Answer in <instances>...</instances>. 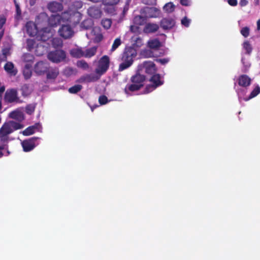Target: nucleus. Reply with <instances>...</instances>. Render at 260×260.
<instances>
[{
    "instance_id": "1",
    "label": "nucleus",
    "mask_w": 260,
    "mask_h": 260,
    "mask_svg": "<svg viewBox=\"0 0 260 260\" xmlns=\"http://www.w3.org/2000/svg\"><path fill=\"white\" fill-rule=\"evenodd\" d=\"M136 50L132 47H128L125 49L121 57L123 61L118 68V71L121 72L129 68L133 63V58L137 56Z\"/></svg>"
},
{
    "instance_id": "2",
    "label": "nucleus",
    "mask_w": 260,
    "mask_h": 260,
    "mask_svg": "<svg viewBox=\"0 0 260 260\" xmlns=\"http://www.w3.org/2000/svg\"><path fill=\"white\" fill-rule=\"evenodd\" d=\"M145 80V75L137 73L131 77L130 79L131 84H127L126 85L124 88L125 92L127 93L128 91L134 92L140 90L144 86Z\"/></svg>"
},
{
    "instance_id": "3",
    "label": "nucleus",
    "mask_w": 260,
    "mask_h": 260,
    "mask_svg": "<svg viewBox=\"0 0 260 260\" xmlns=\"http://www.w3.org/2000/svg\"><path fill=\"white\" fill-rule=\"evenodd\" d=\"M149 81L151 82L152 84L147 85L145 89L144 93H148L154 89H155L157 87L162 85L164 82L161 79L160 75L159 74H154L149 79Z\"/></svg>"
},
{
    "instance_id": "4",
    "label": "nucleus",
    "mask_w": 260,
    "mask_h": 260,
    "mask_svg": "<svg viewBox=\"0 0 260 260\" xmlns=\"http://www.w3.org/2000/svg\"><path fill=\"white\" fill-rule=\"evenodd\" d=\"M110 66V58L107 55L102 56L98 61L95 72L99 76L104 75L108 70Z\"/></svg>"
},
{
    "instance_id": "5",
    "label": "nucleus",
    "mask_w": 260,
    "mask_h": 260,
    "mask_svg": "<svg viewBox=\"0 0 260 260\" xmlns=\"http://www.w3.org/2000/svg\"><path fill=\"white\" fill-rule=\"evenodd\" d=\"M66 56V53L64 51L57 49L49 52L47 57L52 62L59 63L65 60Z\"/></svg>"
},
{
    "instance_id": "6",
    "label": "nucleus",
    "mask_w": 260,
    "mask_h": 260,
    "mask_svg": "<svg viewBox=\"0 0 260 260\" xmlns=\"http://www.w3.org/2000/svg\"><path fill=\"white\" fill-rule=\"evenodd\" d=\"M40 138L33 137L21 142V145L24 152H29L32 150L39 144Z\"/></svg>"
},
{
    "instance_id": "7",
    "label": "nucleus",
    "mask_w": 260,
    "mask_h": 260,
    "mask_svg": "<svg viewBox=\"0 0 260 260\" xmlns=\"http://www.w3.org/2000/svg\"><path fill=\"white\" fill-rule=\"evenodd\" d=\"M5 100L9 103H20V100L18 96L17 90L15 89H8L5 94Z\"/></svg>"
},
{
    "instance_id": "8",
    "label": "nucleus",
    "mask_w": 260,
    "mask_h": 260,
    "mask_svg": "<svg viewBox=\"0 0 260 260\" xmlns=\"http://www.w3.org/2000/svg\"><path fill=\"white\" fill-rule=\"evenodd\" d=\"M13 133L9 125L5 122L0 128V141L5 143L8 141L9 135Z\"/></svg>"
},
{
    "instance_id": "9",
    "label": "nucleus",
    "mask_w": 260,
    "mask_h": 260,
    "mask_svg": "<svg viewBox=\"0 0 260 260\" xmlns=\"http://www.w3.org/2000/svg\"><path fill=\"white\" fill-rule=\"evenodd\" d=\"M176 22L172 17L163 18L160 21V26L164 30H170L175 25Z\"/></svg>"
},
{
    "instance_id": "10",
    "label": "nucleus",
    "mask_w": 260,
    "mask_h": 260,
    "mask_svg": "<svg viewBox=\"0 0 260 260\" xmlns=\"http://www.w3.org/2000/svg\"><path fill=\"white\" fill-rule=\"evenodd\" d=\"M59 35L64 39H69L74 35V31L70 25H62L58 30Z\"/></svg>"
},
{
    "instance_id": "11",
    "label": "nucleus",
    "mask_w": 260,
    "mask_h": 260,
    "mask_svg": "<svg viewBox=\"0 0 260 260\" xmlns=\"http://www.w3.org/2000/svg\"><path fill=\"white\" fill-rule=\"evenodd\" d=\"M142 69L146 74L152 75L156 72L155 63L151 61H145L142 64Z\"/></svg>"
},
{
    "instance_id": "12",
    "label": "nucleus",
    "mask_w": 260,
    "mask_h": 260,
    "mask_svg": "<svg viewBox=\"0 0 260 260\" xmlns=\"http://www.w3.org/2000/svg\"><path fill=\"white\" fill-rule=\"evenodd\" d=\"M88 15L94 19H98L101 17L102 11L101 7L92 6L87 9Z\"/></svg>"
},
{
    "instance_id": "13",
    "label": "nucleus",
    "mask_w": 260,
    "mask_h": 260,
    "mask_svg": "<svg viewBox=\"0 0 260 260\" xmlns=\"http://www.w3.org/2000/svg\"><path fill=\"white\" fill-rule=\"evenodd\" d=\"M49 66L42 61L38 62L35 66L34 70L37 74L41 75L47 72Z\"/></svg>"
},
{
    "instance_id": "14",
    "label": "nucleus",
    "mask_w": 260,
    "mask_h": 260,
    "mask_svg": "<svg viewBox=\"0 0 260 260\" xmlns=\"http://www.w3.org/2000/svg\"><path fill=\"white\" fill-rule=\"evenodd\" d=\"M47 7L49 11L54 13L62 11L63 8L62 3L56 1L49 2Z\"/></svg>"
},
{
    "instance_id": "15",
    "label": "nucleus",
    "mask_w": 260,
    "mask_h": 260,
    "mask_svg": "<svg viewBox=\"0 0 260 260\" xmlns=\"http://www.w3.org/2000/svg\"><path fill=\"white\" fill-rule=\"evenodd\" d=\"M237 80L238 85L240 86L245 88L248 87L251 83V78L245 74L239 76Z\"/></svg>"
},
{
    "instance_id": "16",
    "label": "nucleus",
    "mask_w": 260,
    "mask_h": 260,
    "mask_svg": "<svg viewBox=\"0 0 260 260\" xmlns=\"http://www.w3.org/2000/svg\"><path fill=\"white\" fill-rule=\"evenodd\" d=\"M82 16V14L78 11H72L69 23L72 25H76L81 21Z\"/></svg>"
},
{
    "instance_id": "17",
    "label": "nucleus",
    "mask_w": 260,
    "mask_h": 260,
    "mask_svg": "<svg viewBox=\"0 0 260 260\" xmlns=\"http://www.w3.org/2000/svg\"><path fill=\"white\" fill-rule=\"evenodd\" d=\"M100 76H98L94 74H86L85 75L82 76L80 78V82H93L98 81L100 79Z\"/></svg>"
},
{
    "instance_id": "18",
    "label": "nucleus",
    "mask_w": 260,
    "mask_h": 260,
    "mask_svg": "<svg viewBox=\"0 0 260 260\" xmlns=\"http://www.w3.org/2000/svg\"><path fill=\"white\" fill-rule=\"evenodd\" d=\"M91 34L94 36V42L99 43L103 39V36L101 32V29L100 27L95 26L93 27Z\"/></svg>"
},
{
    "instance_id": "19",
    "label": "nucleus",
    "mask_w": 260,
    "mask_h": 260,
    "mask_svg": "<svg viewBox=\"0 0 260 260\" xmlns=\"http://www.w3.org/2000/svg\"><path fill=\"white\" fill-rule=\"evenodd\" d=\"M26 32L30 36H35L37 35V30L36 25L32 22L29 21L25 25Z\"/></svg>"
},
{
    "instance_id": "20",
    "label": "nucleus",
    "mask_w": 260,
    "mask_h": 260,
    "mask_svg": "<svg viewBox=\"0 0 260 260\" xmlns=\"http://www.w3.org/2000/svg\"><path fill=\"white\" fill-rule=\"evenodd\" d=\"M61 22L59 15H52L48 19V23L52 27H56Z\"/></svg>"
},
{
    "instance_id": "21",
    "label": "nucleus",
    "mask_w": 260,
    "mask_h": 260,
    "mask_svg": "<svg viewBox=\"0 0 260 260\" xmlns=\"http://www.w3.org/2000/svg\"><path fill=\"white\" fill-rule=\"evenodd\" d=\"M159 25L156 23H148L144 28V31L146 33H153L159 29Z\"/></svg>"
},
{
    "instance_id": "22",
    "label": "nucleus",
    "mask_w": 260,
    "mask_h": 260,
    "mask_svg": "<svg viewBox=\"0 0 260 260\" xmlns=\"http://www.w3.org/2000/svg\"><path fill=\"white\" fill-rule=\"evenodd\" d=\"M5 70L10 75L15 76L17 70L14 68V64L12 62H7L4 66Z\"/></svg>"
},
{
    "instance_id": "23",
    "label": "nucleus",
    "mask_w": 260,
    "mask_h": 260,
    "mask_svg": "<svg viewBox=\"0 0 260 260\" xmlns=\"http://www.w3.org/2000/svg\"><path fill=\"white\" fill-rule=\"evenodd\" d=\"M47 78L48 79H55L59 75V70L57 68L48 69L47 72Z\"/></svg>"
},
{
    "instance_id": "24",
    "label": "nucleus",
    "mask_w": 260,
    "mask_h": 260,
    "mask_svg": "<svg viewBox=\"0 0 260 260\" xmlns=\"http://www.w3.org/2000/svg\"><path fill=\"white\" fill-rule=\"evenodd\" d=\"M146 13L150 18H156L160 14V10L154 7L147 8Z\"/></svg>"
},
{
    "instance_id": "25",
    "label": "nucleus",
    "mask_w": 260,
    "mask_h": 260,
    "mask_svg": "<svg viewBox=\"0 0 260 260\" xmlns=\"http://www.w3.org/2000/svg\"><path fill=\"white\" fill-rule=\"evenodd\" d=\"M70 54L73 57L81 58L84 56V51L81 48H74L70 50Z\"/></svg>"
},
{
    "instance_id": "26",
    "label": "nucleus",
    "mask_w": 260,
    "mask_h": 260,
    "mask_svg": "<svg viewBox=\"0 0 260 260\" xmlns=\"http://www.w3.org/2000/svg\"><path fill=\"white\" fill-rule=\"evenodd\" d=\"M93 24V21L91 19H86L81 23V27L84 29H89L92 27Z\"/></svg>"
},
{
    "instance_id": "27",
    "label": "nucleus",
    "mask_w": 260,
    "mask_h": 260,
    "mask_svg": "<svg viewBox=\"0 0 260 260\" xmlns=\"http://www.w3.org/2000/svg\"><path fill=\"white\" fill-rule=\"evenodd\" d=\"M71 12H72V11L70 9V10L64 11L62 13L61 15H59L61 21L69 23L70 18L71 16Z\"/></svg>"
},
{
    "instance_id": "28",
    "label": "nucleus",
    "mask_w": 260,
    "mask_h": 260,
    "mask_svg": "<svg viewBox=\"0 0 260 260\" xmlns=\"http://www.w3.org/2000/svg\"><path fill=\"white\" fill-rule=\"evenodd\" d=\"M97 50V48L96 47H93L90 48H88L84 51V56L85 57L90 58L93 56H94Z\"/></svg>"
},
{
    "instance_id": "29",
    "label": "nucleus",
    "mask_w": 260,
    "mask_h": 260,
    "mask_svg": "<svg viewBox=\"0 0 260 260\" xmlns=\"http://www.w3.org/2000/svg\"><path fill=\"white\" fill-rule=\"evenodd\" d=\"M83 6V2L81 1H76L72 3L69 6L70 9L72 11H77Z\"/></svg>"
},
{
    "instance_id": "30",
    "label": "nucleus",
    "mask_w": 260,
    "mask_h": 260,
    "mask_svg": "<svg viewBox=\"0 0 260 260\" xmlns=\"http://www.w3.org/2000/svg\"><path fill=\"white\" fill-rule=\"evenodd\" d=\"M161 46V44L158 39H155L150 40L148 42V46L151 49H158Z\"/></svg>"
},
{
    "instance_id": "31",
    "label": "nucleus",
    "mask_w": 260,
    "mask_h": 260,
    "mask_svg": "<svg viewBox=\"0 0 260 260\" xmlns=\"http://www.w3.org/2000/svg\"><path fill=\"white\" fill-rule=\"evenodd\" d=\"M146 21V19L143 16L137 15L134 18V23L137 25H142Z\"/></svg>"
},
{
    "instance_id": "32",
    "label": "nucleus",
    "mask_w": 260,
    "mask_h": 260,
    "mask_svg": "<svg viewBox=\"0 0 260 260\" xmlns=\"http://www.w3.org/2000/svg\"><path fill=\"white\" fill-rule=\"evenodd\" d=\"M7 123L9 125L11 129H12L13 132L15 130L19 129L22 127V125L19 123L17 122L10 121Z\"/></svg>"
},
{
    "instance_id": "33",
    "label": "nucleus",
    "mask_w": 260,
    "mask_h": 260,
    "mask_svg": "<svg viewBox=\"0 0 260 260\" xmlns=\"http://www.w3.org/2000/svg\"><path fill=\"white\" fill-rule=\"evenodd\" d=\"M39 35H40V40H41L44 42L47 41L50 37L49 32H47L44 29H42L39 32Z\"/></svg>"
},
{
    "instance_id": "34",
    "label": "nucleus",
    "mask_w": 260,
    "mask_h": 260,
    "mask_svg": "<svg viewBox=\"0 0 260 260\" xmlns=\"http://www.w3.org/2000/svg\"><path fill=\"white\" fill-rule=\"evenodd\" d=\"M30 64L26 63L25 66V69L23 70V75L25 79H29L31 75V72L30 70Z\"/></svg>"
},
{
    "instance_id": "35",
    "label": "nucleus",
    "mask_w": 260,
    "mask_h": 260,
    "mask_svg": "<svg viewBox=\"0 0 260 260\" xmlns=\"http://www.w3.org/2000/svg\"><path fill=\"white\" fill-rule=\"evenodd\" d=\"M35 129L36 127L35 126H29L23 131L22 134L26 136L31 135L35 133Z\"/></svg>"
},
{
    "instance_id": "36",
    "label": "nucleus",
    "mask_w": 260,
    "mask_h": 260,
    "mask_svg": "<svg viewBox=\"0 0 260 260\" xmlns=\"http://www.w3.org/2000/svg\"><path fill=\"white\" fill-rule=\"evenodd\" d=\"M260 93V87L258 85H257L251 91L250 93L248 98L246 100L247 101L249 99H252L256 96H257Z\"/></svg>"
},
{
    "instance_id": "37",
    "label": "nucleus",
    "mask_w": 260,
    "mask_h": 260,
    "mask_svg": "<svg viewBox=\"0 0 260 260\" xmlns=\"http://www.w3.org/2000/svg\"><path fill=\"white\" fill-rule=\"evenodd\" d=\"M82 88V86L79 84L75 85L69 89L70 93L75 94L79 92Z\"/></svg>"
},
{
    "instance_id": "38",
    "label": "nucleus",
    "mask_w": 260,
    "mask_h": 260,
    "mask_svg": "<svg viewBox=\"0 0 260 260\" xmlns=\"http://www.w3.org/2000/svg\"><path fill=\"white\" fill-rule=\"evenodd\" d=\"M21 91L22 92V95L25 97L28 96L31 93V91L29 89V86L26 84H24L21 87Z\"/></svg>"
},
{
    "instance_id": "39",
    "label": "nucleus",
    "mask_w": 260,
    "mask_h": 260,
    "mask_svg": "<svg viewBox=\"0 0 260 260\" xmlns=\"http://www.w3.org/2000/svg\"><path fill=\"white\" fill-rule=\"evenodd\" d=\"M77 66L79 68H81L83 70H86L88 69L89 68V65L87 63L86 61H85L84 60H79L77 62Z\"/></svg>"
},
{
    "instance_id": "40",
    "label": "nucleus",
    "mask_w": 260,
    "mask_h": 260,
    "mask_svg": "<svg viewBox=\"0 0 260 260\" xmlns=\"http://www.w3.org/2000/svg\"><path fill=\"white\" fill-rule=\"evenodd\" d=\"M112 21L110 19L106 18L103 19L101 21V24L105 29L110 28L111 26Z\"/></svg>"
},
{
    "instance_id": "41",
    "label": "nucleus",
    "mask_w": 260,
    "mask_h": 260,
    "mask_svg": "<svg viewBox=\"0 0 260 260\" xmlns=\"http://www.w3.org/2000/svg\"><path fill=\"white\" fill-rule=\"evenodd\" d=\"M243 46L244 49L246 50V53L248 54H250L252 50V48L249 42L246 41L243 43Z\"/></svg>"
},
{
    "instance_id": "42",
    "label": "nucleus",
    "mask_w": 260,
    "mask_h": 260,
    "mask_svg": "<svg viewBox=\"0 0 260 260\" xmlns=\"http://www.w3.org/2000/svg\"><path fill=\"white\" fill-rule=\"evenodd\" d=\"M121 44V40L120 38H117L115 39L112 44L111 51H114Z\"/></svg>"
},
{
    "instance_id": "43",
    "label": "nucleus",
    "mask_w": 260,
    "mask_h": 260,
    "mask_svg": "<svg viewBox=\"0 0 260 260\" xmlns=\"http://www.w3.org/2000/svg\"><path fill=\"white\" fill-rule=\"evenodd\" d=\"M22 59L24 62H32L34 61V57L30 53H25L23 55Z\"/></svg>"
},
{
    "instance_id": "44",
    "label": "nucleus",
    "mask_w": 260,
    "mask_h": 260,
    "mask_svg": "<svg viewBox=\"0 0 260 260\" xmlns=\"http://www.w3.org/2000/svg\"><path fill=\"white\" fill-rule=\"evenodd\" d=\"M105 8L104 9L105 12L110 14L113 15L115 12V9L114 7V5H104Z\"/></svg>"
},
{
    "instance_id": "45",
    "label": "nucleus",
    "mask_w": 260,
    "mask_h": 260,
    "mask_svg": "<svg viewBox=\"0 0 260 260\" xmlns=\"http://www.w3.org/2000/svg\"><path fill=\"white\" fill-rule=\"evenodd\" d=\"M164 9L167 12L170 13L174 11V6L172 3H168L164 6Z\"/></svg>"
},
{
    "instance_id": "46",
    "label": "nucleus",
    "mask_w": 260,
    "mask_h": 260,
    "mask_svg": "<svg viewBox=\"0 0 260 260\" xmlns=\"http://www.w3.org/2000/svg\"><path fill=\"white\" fill-rule=\"evenodd\" d=\"M15 6L16 7V16L15 18L17 19H19L21 16V11L20 9V8L19 7V5L16 2V1H14Z\"/></svg>"
},
{
    "instance_id": "47",
    "label": "nucleus",
    "mask_w": 260,
    "mask_h": 260,
    "mask_svg": "<svg viewBox=\"0 0 260 260\" xmlns=\"http://www.w3.org/2000/svg\"><path fill=\"white\" fill-rule=\"evenodd\" d=\"M27 48L29 51H31L35 47L36 42L32 39H28L26 42Z\"/></svg>"
},
{
    "instance_id": "48",
    "label": "nucleus",
    "mask_w": 260,
    "mask_h": 260,
    "mask_svg": "<svg viewBox=\"0 0 260 260\" xmlns=\"http://www.w3.org/2000/svg\"><path fill=\"white\" fill-rule=\"evenodd\" d=\"M35 110V106L29 104L26 106L25 108V112L27 114L31 115L32 113H34Z\"/></svg>"
},
{
    "instance_id": "49",
    "label": "nucleus",
    "mask_w": 260,
    "mask_h": 260,
    "mask_svg": "<svg viewBox=\"0 0 260 260\" xmlns=\"http://www.w3.org/2000/svg\"><path fill=\"white\" fill-rule=\"evenodd\" d=\"M120 0H103L104 5H116Z\"/></svg>"
},
{
    "instance_id": "50",
    "label": "nucleus",
    "mask_w": 260,
    "mask_h": 260,
    "mask_svg": "<svg viewBox=\"0 0 260 260\" xmlns=\"http://www.w3.org/2000/svg\"><path fill=\"white\" fill-rule=\"evenodd\" d=\"M99 102L101 105H105L108 102V99L106 95H102L100 96Z\"/></svg>"
},
{
    "instance_id": "51",
    "label": "nucleus",
    "mask_w": 260,
    "mask_h": 260,
    "mask_svg": "<svg viewBox=\"0 0 260 260\" xmlns=\"http://www.w3.org/2000/svg\"><path fill=\"white\" fill-rule=\"evenodd\" d=\"M241 35L245 38L247 37L249 35V28L248 27L242 28L240 31Z\"/></svg>"
},
{
    "instance_id": "52",
    "label": "nucleus",
    "mask_w": 260,
    "mask_h": 260,
    "mask_svg": "<svg viewBox=\"0 0 260 260\" xmlns=\"http://www.w3.org/2000/svg\"><path fill=\"white\" fill-rule=\"evenodd\" d=\"M41 49H44V47L42 46V45H39L38 44L36 46V54L38 56H41L43 54H44V51H41L40 52H39L40 50Z\"/></svg>"
},
{
    "instance_id": "53",
    "label": "nucleus",
    "mask_w": 260,
    "mask_h": 260,
    "mask_svg": "<svg viewBox=\"0 0 260 260\" xmlns=\"http://www.w3.org/2000/svg\"><path fill=\"white\" fill-rule=\"evenodd\" d=\"M190 22V19H188L187 17H184L181 20V24L185 27H188Z\"/></svg>"
},
{
    "instance_id": "54",
    "label": "nucleus",
    "mask_w": 260,
    "mask_h": 260,
    "mask_svg": "<svg viewBox=\"0 0 260 260\" xmlns=\"http://www.w3.org/2000/svg\"><path fill=\"white\" fill-rule=\"evenodd\" d=\"M155 61L157 62L160 63V64L164 65L167 63L169 62V60L168 58H158L156 59Z\"/></svg>"
},
{
    "instance_id": "55",
    "label": "nucleus",
    "mask_w": 260,
    "mask_h": 260,
    "mask_svg": "<svg viewBox=\"0 0 260 260\" xmlns=\"http://www.w3.org/2000/svg\"><path fill=\"white\" fill-rule=\"evenodd\" d=\"M5 87L4 86H3L0 88V110L2 109V94L5 91Z\"/></svg>"
},
{
    "instance_id": "56",
    "label": "nucleus",
    "mask_w": 260,
    "mask_h": 260,
    "mask_svg": "<svg viewBox=\"0 0 260 260\" xmlns=\"http://www.w3.org/2000/svg\"><path fill=\"white\" fill-rule=\"evenodd\" d=\"M143 3L148 5H153L156 4V0H143Z\"/></svg>"
},
{
    "instance_id": "57",
    "label": "nucleus",
    "mask_w": 260,
    "mask_h": 260,
    "mask_svg": "<svg viewBox=\"0 0 260 260\" xmlns=\"http://www.w3.org/2000/svg\"><path fill=\"white\" fill-rule=\"evenodd\" d=\"M73 70L71 68H67L64 70V74L67 76H69L73 73Z\"/></svg>"
},
{
    "instance_id": "58",
    "label": "nucleus",
    "mask_w": 260,
    "mask_h": 260,
    "mask_svg": "<svg viewBox=\"0 0 260 260\" xmlns=\"http://www.w3.org/2000/svg\"><path fill=\"white\" fill-rule=\"evenodd\" d=\"M144 56L146 58H149L152 57L153 53L150 50H146L144 52Z\"/></svg>"
},
{
    "instance_id": "59",
    "label": "nucleus",
    "mask_w": 260,
    "mask_h": 260,
    "mask_svg": "<svg viewBox=\"0 0 260 260\" xmlns=\"http://www.w3.org/2000/svg\"><path fill=\"white\" fill-rule=\"evenodd\" d=\"M6 19L4 17H0V29H1L3 25L5 24Z\"/></svg>"
},
{
    "instance_id": "60",
    "label": "nucleus",
    "mask_w": 260,
    "mask_h": 260,
    "mask_svg": "<svg viewBox=\"0 0 260 260\" xmlns=\"http://www.w3.org/2000/svg\"><path fill=\"white\" fill-rule=\"evenodd\" d=\"M228 3L231 6H236L238 4L237 0H228Z\"/></svg>"
},
{
    "instance_id": "61",
    "label": "nucleus",
    "mask_w": 260,
    "mask_h": 260,
    "mask_svg": "<svg viewBox=\"0 0 260 260\" xmlns=\"http://www.w3.org/2000/svg\"><path fill=\"white\" fill-rule=\"evenodd\" d=\"M180 4L182 5V6H187L189 5V1L188 0H180Z\"/></svg>"
},
{
    "instance_id": "62",
    "label": "nucleus",
    "mask_w": 260,
    "mask_h": 260,
    "mask_svg": "<svg viewBox=\"0 0 260 260\" xmlns=\"http://www.w3.org/2000/svg\"><path fill=\"white\" fill-rule=\"evenodd\" d=\"M18 114V112L16 111H13L10 113V116L12 118H16L17 115Z\"/></svg>"
},
{
    "instance_id": "63",
    "label": "nucleus",
    "mask_w": 260,
    "mask_h": 260,
    "mask_svg": "<svg viewBox=\"0 0 260 260\" xmlns=\"http://www.w3.org/2000/svg\"><path fill=\"white\" fill-rule=\"evenodd\" d=\"M239 4L241 7H244L247 5L248 1L247 0H241Z\"/></svg>"
},
{
    "instance_id": "64",
    "label": "nucleus",
    "mask_w": 260,
    "mask_h": 260,
    "mask_svg": "<svg viewBox=\"0 0 260 260\" xmlns=\"http://www.w3.org/2000/svg\"><path fill=\"white\" fill-rule=\"evenodd\" d=\"M59 1L62 3L65 4V5H68L72 2V0H59Z\"/></svg>"
}]
</instances>
